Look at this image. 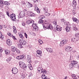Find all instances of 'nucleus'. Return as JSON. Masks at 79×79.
Instances as JSON below:
<instances>
[{
	"instance_id": "obj_27",
	"label": "nucleus",
	"mask_w": 79,
	"mask_h": 79,
	"mask_svg": "<svg viewBox=\"0 0 79 79\" xmlns=\"http://www.w3.org/2000/svg\"><path fill=\"white\" fill-rule=\"evenodd\" d=\"M19 37L22 39H24V36L23 35V34H21L20 33H19Z\"/></svg>"
},
{
	"instance_id": "obj_29",
	"label": "nucleus",
	"mask_w": 79,
	"mask_h": 79,
	"mask_svg": "<svg viewBox=\"0 0 79 79\" xmlns=\"http://www.w3.org/2000/svg\"><path fill=\"white\" fill-rule=\"evenodd\" d=\"M0 3H1V7H2V8H3V1L2 0H1V1H0Z\"/></svg>"
},
{
	"instance_id": "obj_35",
	"label": "nucleus",
	"mask_w": 79,
	"mask_h": 79,
	"mask_svg": "<svg viewBox=\"0 0 79 79\" xmlns=\"http://www.w3.org/2000/svg\"><path fill=\"white\" fill-rule=\"evenodd\" d=\"M38 42L40 43V45H42L43 44V41L40 40H39Z\"/></svg>"
},
{
	"instance_id": "obj_60",
	"label": "nucleus",
	"mask_w": 79,
	"mask_h": 79,
	"mask_svg": "<svg viewBox=\"0 0 79 79\" xmlns=\"http://www.w3.org/2000/svg\"><path fill=\"white\" fill-rule=\"evenodd\" d=\"M34 3H37L38 2V1L37 0H33Z\"/></svg>"
},
{
	"instance_id": "obj_24",
	"label": "nucleus",
	"mask_w": 79,
	"mask_h": 79,
	"mask_svg": "<svg viewBox=\"0 0 79 79\" xmlns=\"http://www.w3.org/2000/svg\"><path fill=\"white\" fill-rule=\"evenodd\" d=\"M0 16L1 18H3L5 17L4 14L2 12H0Z\"/></svg>"
},
{
	"instance_id": "obj_18",
	"label": "nucleus",
	"mask_w": 79,
	"mask_h": 79,
	"mask_svg": "<svg viewBox=\"0 0 79 79\" xmlns=\"http://www.w3.org/2000/svg\"><path fill=\"white\" fill-rule=\"evenodd\" d=\"M13 32L15 34H16L17 33V30H16V28L15 26L13 27Z\"/></svg>"
},
{
	"instance_id": "obj_49",
	"label": "nucleus",
	"mask_w": 79,
	"mask_h": 79,
	"mask_svg": "<svg viewBox=\"0 0 79 79\" xmlns=\"http://www.w3.org/2000/svg\"><path fill=\"white\" fill-rule=\"evenodd\" d=\"M34 10H35L36 11L38 10H39V8H38V7H37V6H35V8Z\"/></svg>"
},
{
	"instance_id": "obj_5",
	"label": "nucleus",
	"mask_w": 79,
	"mask_h": 79,
	"mask_svg": "<svg viewBox=\"0 0 79 79\" xmlns=\"http://www.w3.org/2000/svg\"><path fill=\"white\" fill-rule=\"evenodd\" d=\"M20 44L21 45H25L26 44V42L25 41L23 40L20 39L19 40Z\"/></svg>"
},
{
	"instance_id": "obj_53",
	"label": "nucleus",
	"mask_w": 79,
	"mask_h": 79,
	"mask_svg": "<svg viewBox=\"0 0 79 79\" xmlns=\"http://www.w3.org/2000/svg\"><path fill=\"white\" fill-rule=\"evenodd\" d=\"M3 52V49L2 48L0 47V53H2Z\"/></svg>"
},
{
	"instance_id": "obj_11",
	"label": "nucleus",
	"mask_w": 79,
	"mask_h": 79,
	"mask_svg": "<svg viewBox=\"0 0 79 79\" xmlns=\"http://www.w3.org/2000/svg\"><path fill=\"white\" fill-rule=\"evenodd\" d=\"M6 43L7 45H8L10 46L11 45H12V44L11 43V41L10 39H8L6 40Z\"/></svg>"
},
{
	"instance_id": "obj_62",
	"label": "nucleus",
	"mask_w": 79,
	"mask_h": 79,
	"mask_svg": "<svg viewBox=\"0 0 79 79\" xmlns=\"http://www.w3.org/2000/svg\"><path fill=\"white\" fill-rule=\"evenodd\" d=\"M2 26L0 25V29H2Z\"/></svg>"
},
{
	"instance_id": "obj_48",
	"label": "nucleus",
	"mask_w": 79,
	"mask_h": 79,
	"mask_svg": "<svg viewBox=\"0 0 79 79\" xmlns=\"http://www.w3.org/2000/svg\"><path fill=\"white\" fill-rule=\"evenodd\" d=\"M30 15L31 16H34L35 15L34 13H32L31 14H30Z\"/></svg>"
},
{
	"instance_id": "obj_63",
	"label": "nucleus",
	"mask_w": 79,
	"mask_h": 79,
	"mask_svg": "<svg viewBox=\"0 0 79 79\" xmlns=\"http://www.w3.org/2000/svg\"><path fill=\"white\" fill-rule=\"evenodd\" d=\"M30 13H31V12H29V11H28V12H27V14H28L29 15H30V14H30Z\"/></svg>"
},
{
	"instance_id": "obj_40",
	"label": "nucleus",
	"mask_w": 79,
	"mask_h": 79,
	"mask_svg": "<svg viewBox=\"0 0 79 79\" xmlns=\"http://www.w3.org/2000/svg\"><path fill=\"white\" fill-rule=\"evenodd\" d=\"M38 23H44V20L42 19H40Z\"/></svg>"
},
{
	"instance_id": "obj_41",
	"label": "nucleus",
	"mask_w": 79,
	"mask_h": 79,
	"mask_svg": "<svg viewBox=\"0 0 79 79\" xmlns=\"http://www.w3.org/2000/svg\"><path fill=\"white\" fill-rule=\"evenodd\" d=\"M75 37H79V33H77L75 34Z\"/></svg>"
},
{
	"instance_id": "obj_6",
	"label": "nucleus",
	"mask_w": 79,
	"mask_h": 79,
	"mask_svg": "<svg viewBox=\"0 0 79 79\" xmlns=\"http://www.w3.org/2000/svg\"><path fill=\"white\" fill-rule=\"evenodd\" d=\"M26 15V13L24 11H21L19 14V16L20 18H23L25 15Z\"/></svg>"
},
{
	"instance_id": "obj_2",
	"label": "nucleus",
	"mask_w": 79,
	"mask_h": 79,
	"mask_svg": "<svg viewBox=\"0 0 79 79\" xmlns=\"http://www.w3.org/2000/svg\"><path fill=\"white\" fill-rule=\"evenodd\" d=\"M37 54H36L37 57H39L40 58V56H42V51L39 50H37L36 51Z\"/></svg>"
},
{
	"instance_id": "obj_50",
	"label": "nucleus",
	"mask_w": 79,
	"mask_h": 79,
	"mask_svg": "<svg viewBox=\"0 0 79 79\" xmlns=\"http://www.w3.org/2000/svg\"><path fill=\"white\" fill-rule=\"evenodd\" d=\"M6 14L8 16V17H10V15L9 14V12L6 11Z\"/></svg>"
},
{
	"instance_id": "obj_57",
	"label": "nucleus",
	"mask_w": 79,
	"mask_h": 79,
	"mask_svg": "<svg viewBox=\"0 0 79 79\" xmlns=\"http://www.w3.org/2000/svg\"><path fill=\"white\" fill-rule=\"evenodd\" d=\"M36 11L38 13H40V10H39V9H38Z\"/></svg>"
},
{
	"instance_id": "obj_17",
	"label": "nucleus",
	"mask_w": 79,
	"mask_h": 79,
	"mask_svg": "<svg viewBox=\"0 0 79 79\" xmlns=\"http://www.w3.org/2000/svg\"><path fill=\"white\" fill-rule=\"evenodd\" d=\"M61 27L59 25H57L56 26V29L58 31H61Z\"/></svg>"
},
{
	"instance_id": "obj_42",
	"label": "nucleus",
	"mask_w": 79,
	"mask_h": 79,
	"mask_svg": "<svg viewBox=\"0 0 79 79\" xmlns=\"http://www.w3.org/2000/svg\"><path fill=\"white\" fill-rule=\"evenodd\" d=\"M67 26H69V27H71V25L70 24V23L68 22L67 23Z\"/></svg>"
},
{
	"instance_id": "obj_34",
	"label": "nucleus",
	"mask_w": 79,
	"mask_h": 79,
	"mask_svg": "<svg viewBox=\"0 0 79 79\" xmlns=\"http://www.w3.org/2000/svg\"><path fill=\"white\" fill-rule=\"evenodd\" d=\"M31 59V56L30 55H28L27 56V60Z\"/></svg>"
},
{
	"instance_id": "obj_56",
	"label": "nucleus",
	"mask_w": 79,
	"mask_h": 79,
	"mask_svg": "<svg viewBox=\"0 0 79 79\" xmlns=\"http://www.w3.org/2000/svg\"><path fill=\"white\" fill-rule=\"evenodd\" d=\"M22 24L23 26H26V24H25V23H24V22H23L22 23Z\"/></svg>"
},
{
	"instance_id": "obj_51",
	"label": "nucleus",
	"mask_w": 79,
	"mask_h": 79,
	"mask_svg": "<svg viewBox=\"0 0 79 79\" xmlns=\"http://www.w3.org/2000/svg\"><path fill=\"white\" fill-rule=\"evenodd\" d=\"M19 56H20V60L21 59H23V58H24V56L23 55H20Z\"/></svg>"
},
{
	"instance_id": "obj_13",
	"label": "nucleus",
	"mask_w": 79,
	"mask_h": 79,
	"mask_svg": "<svg viewBox=\"0 0 79 79\" xmlns=\"http://www.w3.org/2000/svg\"><path fill=\"white\" fill-rule=\"evenodd\" d=\"M72 19L74 22H75L76 23H79V20L75 17H73L72 18Z\"/></svg>"
},
{
	"instance_id": "obj_31",
	"label": "nucleus",
	"mask_w": 79,
	"mask_h": 79,
	"mask_svg": "<svg viewBox=\"0 0 79 79\" xmlns=\"http://www.w3.org/2000/svg\"><path fill=\"white\" fill-rule=\"evenodd\" d=\"M4 3L6 5H10V3L8 2L5 1Z\"/></svg>"
},
{
	"instance_id": "obj_47",
	"label": "nucleus",
	"mask_w": 79,
	"mask_h": 79,
	"mask_svg": "<svg viewBox=\"0 0 79 79\" xmlns=\"http://www.w3.org/2000/svg\"><path fill=\"white\" fill-rule=\"evenodd\" d=\"M40 17L41 19H44V18H45V16L44 15H40Z\"/></svg>"
},
{
	"instance_id": "obj_39",
	"label": "nucleus",
	"mask_w": 79,
	"mask_h": 79,
	"mask_svg": "<svg viewBox=\"0 0 79 79\" xmlns=\"http://www.w3.org/2000/svg\"><path fill=\"white\" fill-rule=\"evenodd\" d=\"M11 37H12V38L13 39H14V40H17V39L16 38V37H15V36L13 35H12Z\"/></svg>"
},
{
	"instance_id": "obj_55",
	"label": "nucleus",
	"mask_w": 79,
	"mask_h": 79,
	"mask_svg": "<svg viewBox=\"0 0 79 79\" xmlns=\"http://www.w3.org/2000/svg\"><path fill=\"white\" fill-rule=\"evenodd\" d=\"M24 34H25V36L26 38V39H27V34H26V33H24Z\"/></svg>"
},
{
	"instance_id": "obj_22",
	"label": "nucleus",
	"mask_w": 79,
	"mask_h": 79,
	"mask_svg": "<svg viewBox=\"0 0 79 79\" xmlns=\"http://www.w3.org/2000/svg\"><path fill=\"white\" fill-rule=\"evenodd\" d=\"M4 50L6 55H8L10 53V51L7 49H5Z\"/></svg>"
},
{
	"instance_id": "obj_32",
	"label": "nucleus",
	"mask_w": 79,
	"mask_h": 79,
	"mask_svg": "<svg viewBox=\"0 0 79 79\" xmlns=\"http://www.w3.org/2000/svg\"><path fill=\"white\" fill-rule=\"evenodd\" d=\"M74 26H75L73 27V29L75 31H77V30H78V28H77V27H76L75 25Z\"/></svg>"
},
{
	"instance_id": "obj_52",
	"label": "nucleus",
	"mask_w": 79,
	"mask_h": 79,
	"mask_svg": "<svg viewBox=\"0 0 79 79\" xmlns=\"http://www.w3.org/2000/svg\"><path fill=\"white\" fill-rule=\"evenodd\" d=\"M16 53H17L19 54V53L20 52V51H19V49H17L16 50Z\"/></svg>"
},
{
	"instance_id": "obj_26",
	"label": "nucleus",
	"mask_w": 79,
	"mask_h": 79,
	"mask_svg": "<svg viewBox=\"0 0 79 79\" xmlns=\"http://www.w3.org/2000/svg\"><path fill=\"white\" fill-rule=\"evenodd\" d=\"M31 23H32L31 20H29L26 22V24H31Z\"/></svg>"
},
{
	"instance_id": "obj_38",
	"label": "nucleus",
	"mask_w": 79,
	"mask_h": 79,
	"mask_svg": "<svg viewBox=\"0 0 79 79\" xmlns=\"http://www.w3.org/2000/svg\"><path fill=\"white\" fill-rule=\"evenodd\" d=\"M11 59V58L9 57V58H8L7 59H6V61H7V62H9V61H10Z\"/></svg>"
},
{
	"instance_id": "obj_64",
	"label": "nucleus",
	"mask_w": 79,
	"mask_h": 79,
	"mask_svg": "<svg viewBox=\"0 0 79 79\" xmlns=\"http://www.w3.org/2000/svg\"><path fill=\"white\" fill-rule=\"evenodd\" d=\"M31 76H32V74H31L28 76L29 77H31Z\"/></svg>"
},
{
	"instance_id": "obj_30",
	"label": "nucleus",
	"mask_w": 79,
	"mask_h": 79,
	"mask_svg": "<svg viewBox=\"0 0 79 79\" xmlns=\"http://www.w3.org/2000/svg\"><path fill=\"white\" fill-rule=\"evenodd\" d=\"M71 63L73 64V65H74V64H77V61L74 60L72 61Z\"/></svg>"
},
{
	"instance_id": "obj_19",
	"label": "nucleus",
	"mask_w": 79,
	"mask_h": 79,
	"mask_svg": "<svg viewBox=\"0 0 79 79\" xmlns=\"http://www.w3.org/2000/svg\"><path fill=\"white\" fill-rule=\"evenodd\" d=\"M47 50L48 52H50V53H52L53 50L51 48H47Z\"/></svg>"
},
{
	"instance_id": "obj_12",
	"label": "nucleus",
	"mask_w": 79,
	"mask_h": 79,
	"mask_svg": "<svg viewBox=\"0 0 79 79\" xmlns=\"http://www.w3.org/2000/svg\"><path fill=\"white\" fill-rule=\"evenodd\" d=\"M26 6L27 8H30L32 7V6H33V5L28 2V3H27L26 5Z\"/></svg>"
},
{
	"instance_id": "obj_25",
	"label": "nucleus",
	"mask_w": 79,
	"mask_h": 79,
	"mask_svg": "<svg viewBox=\"0 0 79 79\" xmlns=\"http://www.w3.org/2000/svg\"><path fill=\"white\" fill-rule=\"evenodd\" d=\"M41 78L43 79H45L46 78H47V76L44 74H43L41 75Z\"/></svg>"
},
{
	"instance_id": "obj_54",
	"label": "nucleus",
	"mask_w": 79,
	"mask_h": 79,
	"mask_svg": "<svg viewBox=\"0 0 79 79\" xmlns=\"http://www.w3.org/2000/svg\"><path fill=\"white\" fill-rule=\"evenodd\" d=\"M43 74H47V71L46 70H43Z\"/></svg>"
},
{
	"instance_id": "obj_44",
	"label": "nucleus",
	"mask_w": 79,
	"mask_h": 79,
	"mask_svg": "<svg viewBox=\"0 0 79 79\" xmlns=\"http://www.w3.org/2000/svg\"><path fill=\"white\" fill-rule=\"evenodd\" d=\"M7 35H9V36H10V37H11L13 35L11 34V33H10V32H8Z\"/></svg>"
},
{
	"instance_id": "obj_21",
	"label": "nucleus",
	"mask_w": 79,
	"mask_h": 79,
	"mask_svg": "<svg viewBox=\"0 0 79 79\" xmlns=\"http://www.w3.org/2000/svg\"><path fill=\"white\" fill-rule=\"evenodd\" d=\"M11 50L12 52H14L16 50V48L14 46H12L11 48Z\"/></svg>"
},
{
	"instance_id": "obj_46",
	"label": "nucleus",
	"mask_w": 79,
	"mask_h": 79,
	"mask_svg": "<svg viewBox=\"0 0 79 79\" xmlns=\"http://www.w3.org/2000/svg\"><path fill=\"white\" fill-rule=\"evenodd\" d=\"M1 39H2V40H3L4 39V35H2L0 36Z\"/></svg>"
},
{
	"instance_id": "obj_1",
	"label": "nucleus",
	"mask_w": 79,
	"mask_h": 79,
	"mask_svg": "<svg viewBox=\"0 0 79 79\" xmlns=\"http://www.w3.org/2000/svg\"><path fill=\"white\" fill-rule=\"evenodd\" d=\"M42 26L45 30L47 29H51V30L53 29V26L50 24H48V22L46 21H45V22L42 24Z\"/></svg>"
},
{
	"instance_id": "obj_45",
	"label": "nucleus",
	"mask_w": 79,
	"mask_h": 79,
	"mask_svg": "<svg viewBox=\"0 0 79 79\" xmlns=\"http://www.w3.org/2000/svg\"><path fill=\"white\" fill-rule=\"evenodd\" d=\"M18 46L19 48H22V45H21V44H18Z\"/></svg>"
},
{
	"instance_id": "obj_14",
	"label": "nucleus",
	"mask_w": 79,
	"mask_h": 79,
	"mask_svg": "<svg viewBox=\"0 0 79 79\" xmlns=\"http://www.w3.org/2000/svg\"><path fill=\"white\" fill-rule=\"evenodd\" d=\"M65 50L68 52H71L72 50V48L71 47H68L66 48Z\"/></svg>"
},
{
	"instance_id": "obj_9",
	"label": "nucleus",
	"mask_w": 79,
	"mask_h": 79,
	"mask_svg": "<svg viewBox=\"0 0 79 79\" xmlns=\"http://www.w3.org/2000/svg\"><path fill=\"white\" fill-rule=\"evenodd\" d=\"M12 71L13 72V74H16V73L18 72V69L16 68H13Z\"/></svg>"
},
{
	"instance_id": "obj_33",
	"label": "nucleus",
	"mask_w": 79,
	"mask_h": 79,
	"mask_svg": "<svg viewBox=\"0 0 79 79\" xmlns=\"http://www.w3.org/2000/svg\"><path fill=\"white\" fill-rule=\"evenodd\" d=\"M45 16H50V14L49 13H48L47 12H45Z\"/></svg>"
},
{
	"instance_id": "obj_61",
	"label": "nucleus",
	"mask_w": 79,
	"mask_h": 79,
	"mask_svg": "<svg viewBox=\"0 0 79 79\" xmlns=\"http://www.w3.org/2000/svg\"><path fill=\"white\" fill-rule=\"evenodd\" d=\"M61 21L63 23L64 21V19H61Z\"/></svg>"
},
{
	"instance_id": "obj_7",
	"label": "nucleus",
	"mask_w": 79,
	"mask_h": 79,
	"mask_svg": "<svg viewBox=\"0 0 79 79\" xmlns=\"http://www.w3.org/2000/svg\"><path fill=\"white\" fill-rule=\"evenodd\" d=\"M10 18L13 21H16V15L12 14L10 16Z\"/></svg>"
},
{
	"instance_id": "obj_23",
	"label": "nucleus",
	"mask_w": 79,
	"mask_h": 79,
	"mask_svg": "<svg viewBox=\"0 0 79 79\" xmlns=\"http://www.w3.org/2000/svg\"><path fill=\"white\" fill-rule=\"evenodd\" d=\"M28 66L30 70H32V69H33V68H32V65H31V64H28Z\"/></svg>"
},
{
	"instance_id": "obj_28",
	"label": "nucleus",
	"mask_w": 79,
	"mask_h": 79,
	"mask_svg": "<svg viewBox=\"0 0 79 79\" xmlns=\"http://www.w3.org/2000/svg\"><path fill=\"white\" fill-rule=\"evenodd\" d=\"M69 67L70 69H72V68H73L74 67V65L73 64L71 63L69 65Z\"/></svg>"
},
{
	"instance_id": "obj_36",
	"label": "nucleus",
	"mask_w": 79,
	"mask_h": 79,
	"mask_svg": "<svg viewBox=\"0 0 79 79\" xmlns=\"http://www.w3.org/2000/svg\"><path fill=\"white\" fill-rule=\"evenodd\" d=\"M71 41L72 42H75L76 41V38H73L72 39Z\"/></svg>"
},
{
	"instance_id": "obj_4",
	"label": "nucleus",
	"mask_w": 79,
	"mask_h": 79,
	"mask_svg": "<svg viewBox=\"0 0 79 79\" xmlns=\"http://www.w3.org/2000/svg\"><path fill=\"white\" fill-rule=\"evenodd\" d=\"M67 43V41L66 40H64L60 42V47H63L64 44H66V43Z\"/></svg>"
},
{
	"instance_id": "obj_16",
	"label": "nucleus",
	"mask_w": 79,
	"mask_h": 79,
	"mask_svg": "<svg viewBox=\"0 0 79 79\" xmlns=\"http://www.w3.org/2000/svg\"><path fill=\"white\" fill-rule=\"evenodd\" d=\"M43 10L44 13H47V12H48V8L46 6L44 7Z\"/></svg>"
},
{
	"instance_id": "obj_3",
	"label": "nucleus",
	"mask_w": 79,
	"mask_h": 79,
	"mask_svg": "<svg viewBox=\"0 0 79 79\" xmlns=\"http://www.w3.org/2000/svg\"><path fill=\"white\" fill-rule=\"evenodd\" d=\"M19 64L20 68H26V65L25 64L24 62L20 61L19 62Z\"/></svg>"
},
{
	"instance_id": "obj_59",
	"label": "nucleus",
	"mask_w": 79,
	"mask_h": 79,
	"mask_svg": "<svg viewBox=\"0 0 79 79\" xmlns=\"http://www.w3.org/2000/svg\"><path fill=\"white\" fill-rule=\"evenodd\" d=\"M72 13H73V15H74V14H76V12H75L74 10H73V11Z\"/></svg>"
},
{
	"instance_id": "obj_37",
	"label": "nucleus",
	"mask_w": 79,
	"mask_h": 79,
	"mask_svg": "<svg viewBox=\"0 0 79 79\" xmlns=\"http://www.w3.org/2000/svg\"><path fill=\"white\" fill-rule=\"evenodd\" d=\"M72 77L73 78V79H74L76 78V75L74 74H72Z\"/></svg>"
},
{
	"instance_id": "obj_20",
	"label": "nucleus",
	"mask_w": 79,
	"mask_h": 79,
	"mask_svg": "<svg viewBox=\"0 0 79 79\" xmlns=\"http://www.w3.org/2000/svg\"><path fill=\"white\" fill-rule=\"evenodd\" d=\"M72 5L73 7H74V6H76V1L74 0L73 1V3L72 4Z\"/></svg>"
},
{
	"instance_id": "obj_43",
	"label": "nucleus",
	"mask_w": 79,
	"mask_h": 79,
	"mask_svg": "<svg viewBox=\"0 0 79 79\" xmlns=\"http://www.w3.org/2000/svg\"><path fill=\"white\" fill-rule=\"evenodd\" d=\"M27 62L29 63H31V59H27Z\"/></svg>"
},
{
	"instance_id": "obj_15",
	"label": "nucleus",
	"mask_w": 79,
	"mask_h": 79,
	"mask_svg": "<svg viewBox=\"0 0 79 79\" xmlns=\"http://www.w3.org/2000/svg\"><path fill=\"white\" fill-rule=\"evenodd\" d=\"M71 27H69V26H67V27L65 28V29L67 32H69V31H71V29H70Z\"/></svg>"
},
{
	"instance_id": "obj_10",
	"label": "nucleus",
	"mask_w": 79,
	"mask_h": 79,
	"mask_svg": "<svg viewBox=\"0 0 79 79\" xmlns=\"http://www.w3.org/2000/svg\"><path fill=\"white\" fill-rule=\"evenodd\" d=\"M32 27H33L34 30L36 31L37 29V25L36 23H33L32 25Z\"/></svg>"
},
{
	"instance_id": "obj_8",
	"label": "nucleus",
	"mask_w": 79,
	"mask_h": 79,
	"mask_svg": "<svg viewBox=\"0 0 79 79\" xmlns=\"http://www.w3.org/2000/svg\"><path fill=\"white\" fill-rule=\"evenodd\" d=\"M37 70L38 71V72L41 74V73H43L44 72V69L42 67H40L38 68Z\"/></svg>"
},
{
	"instance_id": "obj_58",
	"label": "nucleus",
	"mask_w": 79,
	"mask_h": 79,
	"mask_svg": "<svg viewBox=\"0 0 79 79\" xmlns=\"http://www.w3.org/2000/svg\"><path fill=\"white\" fill-rule=\"evenodd\" d=\"M16 59H17V60H20V56H17L16 57Z\"/></svg>"
}]
</instances>
